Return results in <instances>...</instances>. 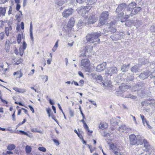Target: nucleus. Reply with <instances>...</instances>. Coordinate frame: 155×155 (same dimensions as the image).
I'll use <instances>...</instances> for the list:
<instances>
[{
    "instance_id": "338daca9",
    "label": "nucleus",
    "mask_w": 155,
    "mask_h": 155,
    "mask_svg": "<svg viewBox=\"0 0 155 155\" xmlns=\"http://www.w3.org/2000/svg\"><path fill=\"white\" fill-rule=\"evenodd\" d=\"M78 74L81 77L84 78V75L80 71H79Z\"/></svg>"
},
{
    "instance_id": "69168bd1",
    "label": "nucleus",
    "mask_w": 155,
    "mask_h": 155,
    "mask_svg": "<svg viewBox=\"0 0 155 155\" xmlns=\"http://www.w3.org/2000/svg\"><path fill=\"white\" fill-rule=\"evenodd\" d=\"M12 11V8L11 6H10V8L9 10V11L8 12V14L9 15L10 14H11V12Z\"/></svg>"
},
{
    "instance_id": "39448f33",
    "label": "nucleus",
    "mask_w": 155,
    "mask_h": 155,
    "mask_svg": "<svg viewBox=\"0 0 155 155\" xmlns=\"http://www.w3.org/2000/svg\"><path fill=\"white\" fill-rule=\"evenodd\" d=\"M91 7V6H82L81 8H79L77 9L78 14L84 17L88 11L90 9Z\"/></svg>"
},
{
    "instance_id": "ddd939ff",
    "label": "nucleus",
    "mask_w": 155,
    "mask_h": 155,
    "mask_svg": "<svg viewBox=\"0 0 155 155\" xmlns=\"http://www.w3.org/2000/svg\"><path fill=\"white\" fill-rule=\"evenodd\" d=\"M137 4L134 2H132L127 6V11L132 12L135 8L137 6Z\"/></svg>"
},
{
    "instance_id": "9d476101",
    "label": "nucleus",
    "mask_w": 155,
    "mask_h": 155,
    "mask_svg": "<svg viewBox=\"0 0 155 155\" xmlns=\"http://www.w3.org/2000/svg\"><path fill=\"white\" fill-rule=\"evenodd\" d=\"M97 19L93 16L90 17L87 20V22H86L87 19H85L83 20V23H85L86 25H88L89 24H93L95 22Z\"/></svg>"
},
{
    "instance_id": "6e6d98bb",
    "label": "nucleus",
    "mask_w": 155,
    "mask_h": 155,
    "mask_svg": "<svg viewBox=\"0 0 155 155\" xmlns=\"http://www.w3.org/2000/svg\"><path fill=\"white\" fill-rule=\"evenodd\" d=\"M96 78L99 80H101L102 79V77L100 75L96 76Z\"/></svg>"
},
{
    "instance_id": "5fc2aeb1",
    "label": "nucleus",
    "mask_w": 155,
    "mask_h": 155,
    "mask_svg": "<svg viewBox=\"0 0 155 155\" xmlns=\"http://www.w3.org/2000/svg\"><path fill=\"white\" fill-rule=\"evenodd\" d=\"M69 114L72 117L74 115V111L70 110H69Z\"/></svg>"
},
{
    "instance_id": "ea45409f",
    "label": "nucleus",
    "mask_w": 155,
    "mask_h": 155,
    "mask_svg": "<svg viewBox=\"0 0 155 155\" xmlns=\"http://www.w3.org/2000/svg\"><path fill=\"white\" fill-rule=\"evenodd\" d=\"M139 86L138 85H136V86L133 87V88L132 90L134 91H138V89H139Z\"/></svg>"
},
{
    "instance_id": "c03bdc74",
    "label": "nucleus",
    "mask_w": 155,
    "mask_h": 155,
    "mask_svg": "<svg viewBox=\"0 0 155 155\" xmlns=\"http://www.w3.org/2000/svg\"><path fill=\"white\" fill-rule=\"evenodd\" d=\"M64 2L63 1L60 0L56 4L58 5L61 6L62 5L64 4Z\"/></svg>"
},
{
    "instance_id": "3c124183",
    "label": "nucleus",
    "mask_w": 155,
    "mask_h": 155,
    "mask_svg": "<svg viewBox=\"0 0 155 155\" xmlns=\"http://www.w3.org/2000/svg\"><path fill=\"white\" fill-rule=\"evenodd\" d=\"M27 46V44H26L25 41H23V50H25L26 49Z\"/></svg>"
},
{
    "instance_id": "2eb2a0df",
    "label": "nucleus",
    "mask_w": 155,
    "mask_h": 155,
    "mask_svg": "<svg viewBox=\"0 0 155 155\" xmlns=\"http://www.w3.org/2000/svg\"><path fill=\"white\" fill-rule=\"evenodd\" d=\"M141 9V8L140 7H137L135 8L133 10H132L130 14V16L131 17L137 13Z\"/></svg>"
},
{
    "instance_id": "c756f323",
    "label": "nucleus",
    "mask_w": 155,
    "mask_h": 155,
    "mask_svg": "<svg viewBox=\"0 0 155 155\" xmlns=\"http://www.w3.org/2000/svg\"><path fill=\"white\" fill-rule=\"evenodd\" d=\"M118 35H112L110 36V38L113 41H117L121 38V37L120 38L118 37Z\"/></svg>"
},
{
    "instance_id": "cd10ccee",
    "label": "nucleus",
    "mask_w": 155,
    "mask_h": 155,
    "mask_svg": "<svg viewBox=\"0 0 155 155\" xmlns=\"http://www.w3.org/2000/svg\"><path fill=\"white\" fill-rule=\"evenodd\" d=\"M15 147V145L14 144L9 145L7 147V149L9 150H12Z\"/></svg>"
},
{
    "instance_id": "423d86ee",
    "label": "nucleus",
    "mask_w": 155,
    "mask_h": 155,
    "mask_svg": "<svg viewBox=\"0 0 155 155\" xmlns=\"http://www.w3.org/2000/svg\"><path fill=\"white\" fill-rule=\"evenodd\" d=\"M141 138L140 135H138L137 138L136 136L134 134H131L129 136L130 142V144L132 145H135L137 143V140H140V138Z\"/></svg>"
},
{
    "instance_id": "7c9ffc66",
    "label": "nucleus",
    "mask_w": 155,
    "mask_h": 155,
    "mask_svg": "<svg viewBox=\"0 0 155 155\" xmlns=\"http://www.w3.org/2000/svg\"><path fill=\"white\" fill-rule=\"evenodd\" d=\"M46 110L47 114H48L49 117H50L51 116H52L53 114L52 113V110L51 109L49 108H47L46 109Z\"/></svg>"
},
{
    "instance_id": "13d9d810",
    "label": "nucleus",
    "mask_w": 155,
    "mask_h": 155,
    "mask_svg": "<svg viewBox=\"0 0 155 155\" xmlns=\"http://www.w3.org/2000/svg\"><path fill=\"white\" fill-rule=\"evenodd\" d=\"M79 109L80 110V111L81 113V115H82V116L83 117V119H84L85 118L84 115L83 114V113L82 112V111L81 110V107H79Z\"/></svg>"
},
{
    "instance_id": "49530a36",
    "label": "nucleus",
    "mask_w": 155,
    "mask_h": 155,
    "mask_svg": "<svg viewBox=\"0 0 155 155\" xmlns=\"http://www.w3.org/2000/svg\"><path fill=\"white\" fill-rule=\"evenodd\" d=\"M150 31L152 32H155V26L152 25L150 28Z\"/></svg>"
},
{
    "instance_id": "bf43d9fd",
    "label": "nucleus",
    "mask_w": 155,
    "mask_h": 155,
    "mask_svg": "<svg viewBox=\"0 0 155 155\" xmlns=\"http://www.w3.org/2000/svg\"><path fill=\"white\" fill-rule=\"evenodd\" d=\"M49 103H50V104H51L52 105L51 107H54L53 105L54 104V101L53 100H51V99H49Z\"/></svg>"
},
{
    "instance_id": "bb28decb",
    "label": "nucleus",
    "mask_w": 155,
    "mask_h": 155,
    "mask_svg": "<svg viewBox=\"0 0 155 155\" xmlns=\"http://www.w3.org/2000/svg\"><path fill=\"white\" fill-rule=\"evenodd\" d=\"M110 149L113 150V151H115L118 149L116 145L114 144H111L110 145Z\"/></svg>"
},
{
    "instance_id": "37998d69",
    "label": "nucleus",
    "mask_w": 155,
    "mask_h": 155,
    "mask_svg": "<svg viewBox=\"0 0 155 155\" xmlns=\"http://www.w3.org/2000/svg\"><path fill=\"white\" fill-rule=\"evenodd\" d=\"M150 75L151 78H155V70L151 72Z\"/></svg>"
},
{
    "instance_id": "f3484780",
    "label": "nucleus",
    "mask_w": 155,
    "mask_h": 155,
    "mask_svg": "<svg viewBox=\"0 0 155 155\" xmlns=\"http://www.w3.org/2000/svg\"><path fill=\"white\" fill-rule=\"evenodd\" d=\"M109 14L108 12L107 11L104 12L101 14V19H104L105 20H107L109 16Z\"/></svg>"
},
{
    "instance_id": "4468645a",
    "label": "nucleus",
    "mask_w": 155,
    "mask_h": 155,
    "mask_svg": "<svg viewBox=\"0 0 155 155\" xmlns=\"http://www.w3.org/2000/svg\"><path fill=\"white\" fill-rule=\"evenodd\" d=\"M81 64L84 67L87 68L90 65L89 60L88 59H83L81 61Z\"/></svg>"
},
{
    "instance_id": "864d4df0",
    "label": "nucleus",
    "mask_w": 155,
    "mask_h": 155,
    "mask_svg": "<svg viewBox=\"0 0 155 155\" xmlns=\"http://www.w3.org/2000/svg\"><path fill=\"white\" fill-rule=\"evenodd\" d=\"M79 83L80 85L81 86H82L84 83V81L83 80H81L79 81Z\"/></svg>"
},
{
    "instance_id": "a878e982",
    "label": "nucleus",
    "mask_w": 155,
    "mask_h": 155,
    "mask_svg": "<svg viewBox=\"0 0 155 155\" xmlns=\"http://www.w3.org/2000/svg\"><path fill=\"white\" fill-rule=\"evenodd\" d=\"M25 150L26 153L29 154L31 151V147L28 145H27L25 147Z\"/></svg>"
},
{
    "instance_id": "a18cd8bd",
    "label": "nucleus",
    "mask_w": 155,
    "mask_h": 155,
    "mask_svg": "<svg viewBox=\"0 0 155 155\" xmlns=\"http://www.w3.org/2000/svg\"><path fill=\"white\" fill-rule=\"evenodd\" d=\"M107 127L105 125H104L102 124H100L99 126V128L100 129H104L106 128Z\"/></svg>"
},
{
    "instance_id": "f8f14e48",
    "label": "nucleus",
    "mask_w": 155,
    "mask_h": 155,
    "mask_svg": "<svg viewBox=\"0 0 155 155\" xmlns=\"http://www.w3.org/2000/svg\"><path fill=\"white\" fill-rule=\"evenodd\" d=\"M106 64L105 62L101 64L96 67V70L98 72L103 71L106 68Z\"/></svg>"
},
{
    "instance_id": "72a5a7b5",
    "label": "nucleus",
    "mask_w": 155,
    "mask_h": 155,
    "mask_svg": "<svg viewBox=\"0 0 155 155\" xmlns=\"http://www.w3.org/2000/svg\"><path fill=\"white\" fill-rule=\"evenodd\" d=\"M132 21L127 20L125 22V25L126 26H130L132 25Z\"/></svg>"
},
{
    "instance_id": "f03ea898",
    "label": "nucleus",
    "mask_w": 155,
    "mask_h": 155,
    "mask_svg": "<svg viewBox=\"0 0 155 155\" xmlns=\"http://www.w3.org/2000/svg\"><path fill=\"white\" fill-rule=\"evenodd\" d=\"M83 52L80 56V57H82L84 56L89 57L91 56L93 54L94 52L93 50V47L91 45L86 46L84 49Z\"/></svg>"
},
{
    "instance_id": "9b49d317",
    "label": "nucleus",
    "mask_w": 155,
    "mask_h": 155,
    "mask_svg": "<svg viewBox=\"0 0 155 155\" xmlns=\"http://www.w3.org/2000/svg\"><path fill=\"white\" fill-rule=\"evenodd\" d=\"M120 131L123 133H127L131 130L130 128L127 127L125 125H122L119 127Z\"/></svg>"
},
{
    "instance_id": "20e7f679",
    "label": "nucleus",
    "mask_w": 155,
    "mask_h": 155,
    "mask_svg": "<svg viewBox=\"0 0 155 155\" xmlns=\"http://www.w3.org/2000/svg\"><path fill=\"white\" fill-rule=\"evenodd\" d=\"M75 23L74 18H71L69 19L67 27L64 28V29L68 34L70 33L71 30L73 27Z\"/></svg>"
},
{
    "instance_id": "e433bc0d",
    "label": "nucleus",
    "mask_w": 155,
    "mask_h": 155,
    "mask_svg": "<svg viewBox=\"0 0 155 155\" xmlns=\"http://www.w3.org/2000/svg\"><path fill=\"white\" fill-rule=\"evenodd\" d=\"M114 154L115 155H122L119 149L115 151H113Z\"/></svg>"
},
{
    "instance_id": "e2e57ef3",
    "label": "nucleus",
    "mask_w": 155,
    "mask_h": 155,
    "mask_svg": "<svg viewBox=\"0 0 155 155\" xmlns=\"http://www.w3.org/2000/svg\"><path fill=\"white\" fill-rule=\"evenodd\" d=\"M20 71H18L17 72H15L13 73V74L14 75H18L20 73Z\"/></svg>"
},
{
    "instance_id": "c85d7f7f",
    "label": "nucleus",
    "mask_w": 155,
    "mask_h": 155,
    "mask_svg": "<svg viewBox=\"0 0 155 155\" xmlns=\"http://www.w3.org/2000/svg\"><path fill=\"white\" fill-rule=\"evenodd\" d=\"M106 20L102 19H101V18L100 17V19L99 20V23L98 24V25L100 26L104 25L106 22Z\"/></svg>"
},
{
    "instance_id": "412c9836",
    "label": "nucleus",
    "mask_w": 155,
    "mask_h": 155,
    "mask_svg": "<svg viewBox=\"0 0 155 155\" xmlns=\"http://www.w3.org/2000/svg\"><path fill=\"white\" fill-rule=\"evenodd\" d=\"M133 25L137 28H138L140 26L142 25V22L141 21L137 20L135 21H134Z\"/></svg>"
},
{
    "instance_id": "0e129e2a",
    "label": "nucleus",
    "mask_w": 155,
    "mask_h": 155,
    "mask_svg": "<svg viewBox=\"0 0 155 155\" xmlns=\"http://www.w3.org/2000/svg\"><path fill=\"white\" fill-rule=\"evenodd\" d=\"M64 61L66 63V66H67L68 64V59L67 58H65L64 59Z\"/></svg>"
},
{
    "instance_id": "393cba45",
    "label": "nucleus",
    "mask_w": 155,
    "mask_h": 155,
    "mask_svg": "<svg viewBox=\"0 0 155 155\" xmlns=\"http://www.w3.org/2000/svg\"><path fill=\"white\" fill-rule=\"evenodd\" d=\"M139 69L137 65H135L132 67L131 69V71L134 73H136L138 71Z\"/></svg>"
},
{
    "instance_id": "79ce46f5",
    "label": "nucleus",
    "mask_w": 155,
    "mask_h": 155,
    "mask_svg": "<svg viewBox=\"0 0 155 155\" xmlns=\"http://www.w3.org/2000/svg\"><path fill=\"white\" fill-rule=\"evenodd\" d=\"M111 83L110 82H109V83H106L105 82V83H103L102 84V85L104 86L107 87L108 86L110 87V85H111Z\"/></svg>"
},
{
    "instance_id": "774afa93",
    "label": "nucleus",
    "mask_w": 155,
    "mask_h": 155,
    "mask_svg": "<svg viewBox=\"0 0 155 155\" xmlns=\"http://www.w3.org/2000/svg\"><path fill=\"white\" fill-rule=\"evenodd\" d=\"M15 103L18 104L20 106H23L24 105L22 104L19 102H15Z\"/></svg>"
},
{
    "instance_id": "473e14b6",
    "label": "nucleus",
    "mask_w": 155,
    "mask_h": 155,
    "mask_svg": "<svg viewBox=\"0 0 155 155\" xmlns=\"http://www.w3.org/2000/svg\"><path fill=\"white\" fill-rule=\"evenodd\" d=\"M110 123L111 124L114 125H117L118 124V123L116 121V120L114 118H112L110 120Z\"/></svg>"
},
{
    "instance_id": "6ab92c4d",
    "label": "nucleus",
    "mask_w": 155,
    "mask_h": 155,
    "mask_svg": "<svg viewBox=\"0 0 155 155\" xmlns=\"http://www.w3.org/2000/svg\"><path fill=\"white\" fill-rule=\"evenodd\" d=\"M104 31H105V32H110L111 33H114L116 31V29L110 26L108 28L107 30V28H106V29H104Z\"/></svg>"
},
{
    "instance_id": "4c0bfd02",
    "label": "nucleus",
    "mask_w": 155,
    "mask_h": 155,
    "mask_svg": "<svg viewBox=\"0 0 155 155\" xmlns=\"http://www.w3.org/2000/svg\"><path fill=\"white\" fill-rule=\"evenodd\" d=\"M31 130L34 132H38L39 133H41V131L40 130H38L37 128H34L31 129Z\"/></svg>"
},
{
    "instance_id": "0eeeda50",
    "label": "nucleus",
    "mask_w": 155,
    "mask_h": 155,
    "mask_svg": "<svg viewBox=\"0 0 155 155\" xmlns=\"http://www.w3.org/2000/svg\"><path fill=\"white\" fill-rule=\"evenodd\" d=\"M73 12V10L71 8L66 9L62 12V16L64 18H67L72 14Z\"/></svg>"
},
{
    "instance_id": "de8ad7c7",
    "label": "nucleus",
    "mask_w": 155,
    "mask_h": 155,
    "mask_svg": "<svg viewBox=\"0 0 155 155\" xmlns=\"http://www.w3.org/2000/svg\"><path fill=\"white\" fill-rule=\"evenodd\" d=\"M4 33L3 32H2L0 33V40L3 39L4 37Z\"/></svg>"
},
{
    "instance_id": "58836bf2",
    "label": "nucleus",
    "mask_w": 155,
    "mask_h": 155,
    "mask_svg": "<svg viewBox=\"0 0 155 155\" xmlns=\"http://www.w3.org/2000/svg\"><path fill=\"white\" fill-rule=\"evenodd\" d=\"M142 122H143V125H145V124H146V125H147L148 126V128H151V127L148 124V122L146 120V119H144L143 120H142Z\"/></svg>"
},
{
    "instance_id": "1a4fd4ad",
    "label": "nucleus",
    "mask_w": 155,
    "mask_h": 155,
    "mask_svg": "<svg viewBox=\"0 0 155 155\" xmlns=\"http://www.w3.org/2000/svg\"><path fill=\"white\" fill-rule=\"evenodd\" d=\"M117 71V68L116 67H113L110 68L108 70L105 71V74L111 76L113 74H116Z\"/></svg>"
},
{
    "instance_id": "680f3d73",
    "label": "nucleus",
    "mask_w": 155,
    "mask_h": 155,
    "mask_svg": "<svg viewBox=\"0 0 155 155\" xmlns=\"http://www.w3.org/2000/svg\"><path fill=\"white\" fill-rule=\"evenodd\" d=\"M20 8V5L19 4H17L16 5V9L17 11H19Z\"/></svg>"
},
{
    "instance_id": "aec40b11",
    "label": "nucleus",
    "mask_w": 155,
    "mask_h": 155,
    "mask_svg": "<svg viewBox=\"0 0 155 155\" xmlns=\"http://www.w3.org/2000/svg\"><path fill=\"white\" fill-rule=\"evenodd\" d=\"M130 64H128L127 65L123 64L121 70L122 72H126L128 70L130 67Z\"/></svg>"
},
{
    "instance_id": "a211bd4d",
    "label": "nucleus",
    "mask_w": 155,
    "mask_h": 155,
    "mask_svg": "<svg viewBox=\"0 0 155 155\" xmlns=\"http://www.w3.org/2000/svg\"><path fill=\"white\" fill-rule=\"evenodd\" d=\"M144 144V146L146 148V152H148V150L150 149L151 147L150 145L149 144L147 141L145 139H144L143 141Z\"/></svg>"
},
{
    "instance_id": "f257e3e1",
    "label": "nucleus",
    "mask_w": 155,
    "mask_h": 155,
    "mask_svg": "<svg viewBox=\"0 0 155 155\" xmlns=\"http://www.w3.org/2000/svg\"><path fill=\"white\" fill-rule=\"evenodd\" d=\"M103 34L100 32L88 34L86 36V39L87 42L90 43L98 41L100 40L99 37Z\"/></svg>"
},
{
    "instance_id": "2f4dec72",
    "label": "nucleus",
    "mask_w": 155,
    "mask_h": 155,
    "mask_svg": "<svg viewBox=\"0 0 155 155\" xmlns=\"http://www.w3.org/2000/svg\"><path fill=\"white\" fill-rule=\"evenodd\" d=\"M6 10L5 8L2 7L0 8V14L1 15L4 16Z\"/></svg>"
},
{
    "instance_id": "7ed1b4c3",
    "label": "nucleus",
    "mask_w": 155,
    "mask_h": 155,
    "mask_svg": "<svg viewBox=\"0 0 155 155\" xmlns=\"http://www.w3.org/2000/svg\"><path fill=\"white\" fill-rule=\"evenodd\" d=\"M127 6V4L125 3H122L119 5L116 10V12L119 17H122L124 15V11Z\"/></svg>"
},
{
    "instance_id": "09e8293b",
    "label": "nucleus",
    "mask_w": 155,
    "mask_h": 155,
    "mask_svg": "<svg viewBox=\"0 0 155 155\" xmlns=\"http://www.w3.org/2000/svg\"><path fill=\"white\" fill-rule=\"evenodd\" d=\"M84 128H85V129L86 130H87L88 131V132H90V130H89L88 127L87 126L86 123L84 124Z\"/></svg>"
},
{
    "instance_id": "4be33fe9",
    "label": "nucleus",
    "mask_w": 155,
    "mask_h": 155,
    "mask_svg": "<svg viewBox=\"0 0 155 155\" xmlns=\"http://www.w3.org/2000/svg\"><path fill=\"white\" fill-rule=\"evenodd\" d=\"M12 29V27L10 26L9 27H6L5 29V32L7 36H8L9 34Z\"/></svg>"
},
{
    "instance_id": "f704fd0d",
    "label": "nucleus",
    "mask_w": 155,
    "mask_h": 155,
    "mask_svg": "<svg viewBox=\"0 0 155 155\" xmlns=\"http://www.w3.org/2000/svg\"><path fill=\"white\" fill-rule=\"evenodd\" d=\"M88 4L89 5H91L95 3L96 1V0H87Z\"/></svg>"
},
{
    "instance_id": "6e6552de",
    "label": "nucleus",
    "mask_w": 155,
    "mask_h": 155,
    "mask_svg": "<svg viewBox=\"0 0 155 155\" xmlns=\"http://www.w3.org/2000/svg\"><path fill=\"white\" fill-rule=\"evenodd\" d=\"M142 106H155V100H148L144 101L141 103Z\"/></svg>"
},
{
    "instance_id": "dca6fc26",
    "label": "nucleus",
    "mask_w": 155,
    "mask_h": 155,
    "mask_svg": "<svg viewBox=\"0 0 155 155\" xmlns=\"http://www.w3.org/2000/svg\"><path fill=\"white\" fill-rule=\"evenodd\" d=\"M150 74V72L147 71L141 73L139 76V77L142 79H144L146 78Z\"/></svg>"
},
{
    "instance_id": "b1692460",
    "label": "nucleus",
    "mask_w": 155,
    "mask_h": 155,
    "mask_svg": "<svg viewBox=\"0 0 155 155\" xmlns=\"http://www.w3.org/2000/svg\"><path fill=\"white\" fill-rule=\"evenodd\" d=\"M24 36L23 35V34H19L17 36V42L18 44H19L21 41L22 39H24Z\"/></svg>"
},
{
    "instance_id": "052dcab7",
    "label": "nucleus",
    "mask_w": 155,
    "mask_h": 155,
    "mask_svg": "<svg viewBox=\"0 0 155 155\" xmlns=\"http://www.w3.org/2000/svg\"><path fill=\"white\" fill-rule=\"evenodd\" d=\"M25 90L24 89H19V91H18V92L19 93H23L25 92Z\"/></svg>"
},
{
    "instance_id": "8fccbe9b",
    "label": "nucleus",
    "mask_w": 155,
    "mask_h": 155,
    "mask_svg": "<svg viewBox=\"0 0 155 155\" xmlns=\"http://www.w3.org/2000/svg\"><path fill=\"white\" fill-rule=\"evenodd\" d=\"M76 2L80 3L82 4L85 2V0H76Z\"/></svg>"
},
{
    "instance_id": "4d7b16f0",
    "label": "nucleus",
    "mask_w": 155,
    "mask_h": 155,
    "mask_svg": "<svg viewBox=\"0 0 155 155\" xmlns=\"http://www.w3.org/2000/svg\"><path fill=\"white\" fill-rule=\"evenodd\" d=\"M15 110L14 111V113L12 114V120L14 121L15 120Z\"/></svg>"
},
{
    "instance_id": "a19ab883",
    "label": "nucleus",
    "mask_w": 155,
    "mask_h": 155,
    "mask_svg": "<svg viewBox=\"0 0 155 155\" xmlns=\"http://www.w3.org/2000/svg\"><path fill=\"white\" fill-rule=\"evenodd\" d=\"M38 149L40 151L45 152L46 151V150L45 148L43 147H39Z\"/></svg>"
},
{
    "instance_id": "603ef678",
    "label": "nucleus",
    "mask_w": 155,
    "mask_h": 155,
    "mask_svg": "<svg viewBox=\"0 0 155 155\" xmlns=\"http://www.w3.org/2000/svg\"><path fill=\"white\" fill-rule=\"evenodd\" d=\"M53 140L57 146H58L59 144L60 143L57 140L53 139Z\"/></svg>"
},
{
    "instance_id": "5701e85b",
    "label": "nucleus",
    "mask_w": 155,
    "mask_h": 155,
    "mask_svg": "<svg viewBox=\"0 0 155 155\" xmlns=\"http://www.w3.org/2000/svg\"><path fill=\"white\" fill-rule=\"evenodd\" d=\"M32 22H31L30 24V36L31 38V40L32 41H34V38L33 35V32H32Z\"/></svg>"
},
{
    "instance_id": "c9c22d12",
    "label": "nucleus",
    "mask_w": 155,
    "mask_h": 155,
    "mask_svg": "<svg viewBox=\"0 0 155 155\" xmlns=\"http://www.w3.org/2000/svg\"><path fill=\"white\" fill-rule=\"evenodd\" d=\"M134 79V77L133 76H130L127 77V81L128 82L133 80Z\"/></svg>"
}]
</instances>
